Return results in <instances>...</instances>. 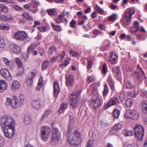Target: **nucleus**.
<instances>
[{
    "mask_svg": "<svg viewBox=\"0 0 147 147\" xmlns=\"http://www.w3.org/2000/svg\"><path fill=\"white\" fill-rule=\"evenodd\" d=\"M0 124L5 136L6 138H10L15 134V121L10 116L5 115L0 119Z\"/></svg>",
    "mask_w": 147,
    "mask_h": 147,
    "instance_id": "f257e3e1",
    "label": "nucleus"
},
{
    "mask_svg": "<svg viewBox=\"0 0 147 147\" xmlns=\"http://www.w3.org/2000/svg\"><path fill=\"white\" fill-rule=\"evenodd\" d=\"M74 118L70 116L68 129L66 133V137L69 143L72 145H78L80 143L82 136L80 132L77 130H74Z\"/></svg>",
    "mask_w": 147,
    "mask_h": 147,
    "instance_id": "f03ea898",
    "label": "nucleus"
},
{
    "mask_svg": "<svg viewBox=\"0 0 147 147\" xmlns=\"http://www.w3.org/2000/svg\"><path fill=\"white\" fill-rule=\"evenodd\" d=\"M81 92L80 90H79L74 92L70 96L71 106L72 107L76 108L78 107Z\"/></svg>",
    "mask_w": 147,
    "mask_h": 147,
    "instance_id": "7ed1b4c3",
    "label": "nucleus"
},
{
    "mask_svg": "<svg viewBox=\"0 0 147 147\" xmlns=\"http://www.w3.org/2000/svg\"><path fill=\"white\" fill-rule=\"evenodd\" d=\"M134 130L136 139L138 140H142L144 134V130L143 127L140 125H136L134 127Z\"/></svg>",
    "mask_w": 147,
    "mask_h": 147,
    "instance_id": "20e7f679",
    "label": "nucleus"
},
{
    "mask_svg": "<svg viewBox=\"0 0 147 147\" xmlns=\"http://www.w3.org/2000/svg\"><path fill=\"white\" fill-rule=\"evenodd\" d=\"M40 136L44 141H46L50 134V129L46 125H43L40 128Z\"/></svg>",
    "mask_w": 147,
    "mask_h": 147,
    "instance_id": "39448f33",
    "label": "nucleus"
},
{
    "mask_svg": "<svg viewBox=\"0 0 147 147\" xmlns=\"http://www.w3.org/2000/svg\"><path fill=\"white\" fill-rule=\"evenodd\" d=\"M19 102L18 98L15 96H13L11 98L7 97L5 105L6 106L11 105L12 108H16L18 107Z\"/></svg>",
    "mask_w": 147,
    "mask_h": 147,
    "instance_id": "423d86ee",
    "label": "nucleus"
},
{
    "mask_svg": "<svg viewBox=\"0 0 147 147\" xmlns=\"http://www.w3.org/2000/svg\"><path fill=\"white\" fill-rule=\"evenodd\" d=\"M60 139V134L56 128H53L51 137V144L52 145L57 144Z\"/></svg>",
    "mask_w": 147,
    "mask_h": 147,
    "instance_id": "0eeeda50",
    "label": "nucleus"
},
{
    "mask_svg": "<svg viewBox=\"0 0 147 147\" xmlns=\"http://www.w3.org/2000/svg\"><path fill=\"white\" fill-rule=\"evenodd\" d=\"M135 13V11L134 9H131L125 13L123 20V23L125 24L129 25L130 23L132 16Z\"/></svg>",
    "mask_w": 147,
    "mask_h": 147,
    "instance_id": "6e6552de",
    "label": "nucleus"
},
{
    "mask_svg": "<svg viewBox=\"0 0 147 147\" xmlns=\"http://www.w3.org/2000/svg\"><path fill=\"white\" fill-rule=\"evenodd\" d=\"M125 117L126 118H130L134 120H137L139 118V114L134 110L130 111H127L126 112Z\"/></svg>",
    "mask_w": 147,
    "mask_h": 147,
    "instance_id": "1a4fd4ad",
    "label": "nucleus"
},
{
    "mask_svg": "<svg viewBox=\"0 0 147 147\" xmlns=\"http://www.w3.org/2000/svg\"><path fill=\"white\" fill-rule=\"evenodd\" d=\"M27 34L24 32L21 31L17 32L14 35L15 38L17 40L21 41L26 39Z\"/></svg>",
    "mask_w": 147,
    "mask_h": 147,
    "instance_id": "9d476101",
    "label": "nucleus"
},
{
    "mask_svg": "<svg viewBox=\"0 0 147 147\" xmlns=\"http://www.w3.org/2000/svg\"><path fill=\"white\" fill-rule=\"evenodd\" d=\"M119 102L118 98H111L108 101L107 104L105 105L104 107L105 109H107L110 106L115 105Z\"/></svg>",
    "mask_w": 147,
    "mask_h": 147,
    "instance_id": "9b49d317",
    "label": "nucleus"
},
{
    "mask_svg": "<svg viewBox=\"0 0 147 147\" xmlns=\"http://www.w3.org/2000/svg\"><path fill=\"white\" fill-rule=\"evenodd\" d=\"M35 75V72H32L28 75L26 79V83L28 87L31 86L32 84L33 79L34 78Z\"/></svg>",
    "mask_w": 147,
    "mask_h": 147,
    "instance_id": "f8f14e48",
    "label": "nucleus"
},
{
    "mask_svg": "<svg viewBox=\"0 0 147 147\" xmlns=\"http://www.w3.org/2000/svg\"><path fill=\"white\" fill-rule=\"evenodd\" d=\"M66 84L67 86H72L74 83V78L71 75H69V73H67L66 75Z\"/></svg>",
    "mask_w": 147,
    "mask_h": 147,
    "instance_id": "ddd939ff",
    "label": "nucleus"
},
{
    "mask_svg": "<svg viewBox=\"0 0 147 147\" xmlns=\"http://www.w3.org/2000/svg\"><path fill=\"white\" fill-rule=\"evenodd\" d=\"M122 125L120 123H118L115 125L110 131V134L111 135H114L122 128Z\"/></svg>",
    "mask_w": 147,
    "mask_h": 147,
    "instance_id": "4468645a",
    "label": "nucleus"
},
{
    "mask_svg": "<svg viewBox=\"0 0 147 147\" xmlns=\"http://www.w3.org/2000/svg\"><path fill=\"white\" fill-rule=\"evenodd\" d=\"M40 100L37 99L33 100L32 103V108L35 109H38L41 107Z\"/></svg>",
    "mask_w": 147,
    "mask_h": 147,
    "instance_id": "2eb2a0df",
    "label": "nucleus"
},
{
    "mask_svg": "<svg viewBox=\"0 0 147 147\" xmlns=\"http://www.w3.org/2000/svg\"><path fill=\"white\" fill-rule=\"evenodd\" d=\"M60 90L59 84L57 82H55L54 84V94L55 97L57 96Z\"/></svg>",
    "mask_w": 147,
    "mask_h": 147,
    "instance_id": "dca6fc26",
    "label": "nucleus"
},
{
    "mask_svg": "<svg viewBox=\"0 0 147 147\" xmlns=\"http://www.w3.org/2000/svg\"><path fill=\"white\" fill-rule=\"evenodd\" d=\"M34 48V47L33 45H31L27 49V53L28 54H30L32 55H36L37 54V52L33 49Z\"/></svg>",
    "mask_w": 147,
    "mask_h": 147,
    "instance_id": "f3484780",
    "label": "nucleus"
},
{
    "mask_svg": "<svg viewBox=\"0 0 147 147\" xmlns=\"http://www.w3.org/2000/svg\"><path fill=\"white\" fill-rule=\"evenodd\" d=\"M20 87V83L17 81H13L11 86V89L12 90H16L19 89Z\"/></svg>",
    "mask_w": 147,
    "mask_h": 147,
    "instance_id": "a211bd4d",
    "label": "nucleus"
},
{
    "mask_svg": "<svg viewBox=\"0 0 147 147\" xmlns=\"http://www.w3.org/2000/svg\"><path fill=\"white\" fill-rule=\"evenodd\" d=\"M7 84L3 80H0V91H4L7 89Z\"/></svg>",
    "mask_w": 147,
    "mask_h": 147,
    "instance_id": "6ab92c4d",
    "label": "nucleus"
},
{
    "mask_svg": "<svg viewBox=\"0 0 147 147\" xmlns=\"http://www.w3.org/2000/svg\"><path fill=\"white\" fill-rule=\"evenodd\" d=\"M65 9H64L62 13L58 16V17H56L55 18V21L57 23H60L62 22L63 18L64 17V13L65 12Z\"/></svg>",
    "mask_w": 147,
    "mask_h": 147,
    "instance_id": "aec40b11",
    "label": "nucleus"
},
{
    "mask_svg": "<svg viewBox=\"0 0 147 147\" xmlns=\"http://www.w3.org/2000/svg\"><path fill=\"white\" fill-rule=\"evenodd\" d=\"M11 48L12 50L14 53L16 54H18L20 52V48L16 45H12L11 46Z\"/></svg>",
    "mask_w": 147,
    "mask_h": 147,
    "instance_id": "412c9836",
    "label": "nucleus"
},
{
    "mask_svg": "<svg viewBox=\"0 0 147 147\" xmlns=\"http://www.w3.org/2000/svg\"><path fill=\"white\" fill-rule=\"evenodd\" d=\"M122 134L125 136H131L134 135L132 131L128 129H124L122 131Z\"/></svg>",
    "mask_w": 147,
    "mask_h": 147,
    "instance_id": "4be33fe9",
    "label": "nucleus"
},
{
    "mask_svg": "<svg viewBox=\"0 0 147 147\" xmlns=\"http://www.w3.org/2000/svg\"><path fill=\"white\" fill-rule=\"evenodd\" d=\"M91 103L93 108L94 109H96L98 107L101 103L100 100H97L95 101H91Z\"/></svg>",
    "mask_w": 147,
    "mask_h": 147,
    "instance_id": "5701e85b",
    "label": "nucleus"
},
{
    "mask_svg": "<svg viewBox=\"0 0 147 147\" xmlns=\"http://www.w3.org/2000/svg\"><path fill=\"white\" fill-rule=\"evenodd\" d=\"M117 56H111L109 59L108 60L110 61L112 63L115 64L117 61Z\"/></svg>",
    "mask_w": 147,
    "mask_h": 147,
    "instance_id": "b1692460",
    "label": "nucleus"
},
{
    "mask_svg": "<svg viewBox=\"0 0 147 147\" xmlns=\"http://www.w3.org/2000/svg\"><path fill=\"white\" fill-rule=\"evenodd\" d=\"M67 103H63L59 109V112L60 113H63L67 108Z\"/></svg>",
    "mask_w": 147,
    "mask_h": 147,
    "instance_id": "393cba45",
    "label": "nucleus"
},
{
    "mask_svg": "<svg viewBox=\"0 0 147 147\" xmlns=\"http://www.w3.org/2000/svg\"><path fill=\"white\" fill-rule=\"evenodd\" d=\"M3 60L5 62L6 65L9 66V67L11 68L13 67V63L11 61L8 60L5 58H3Z\"/></svg>",
    "mask_w": 147,
    "mask_h": 147,
    "instance_id": "a878e982",
    "label": "nucleus"
},
{
    "mask_svg": "<svg viewBox=\"0 0 147 147\" xmlns=\"http://www.w3.org/2000/svg\"><path fill=\"white\" fill-rule=\"evenodd\" d=\"M113 73L116 74L117 75H120L121 71L119 67H113L112 69Z\"/></svg>",
    "mask_w": 147,
    "mask_h": 147,
    "instance_id": "bb28decb",
    "label": "nucleus"
},
{
    "mask_svg": "<svg viewBox=\"0 0 147 147\" xmlns=\"http://www.w3.org/2000/svg\"><path fill=\"white\" fill-rule=\"evenodd\" d=\"M142 109L144 113L147 114V101H144L142 103Z\"/></svg>",
    "mask_w": 147,
    "mask_h": 147,
    "instance_id": "cd10ccee",
    "label": "nucleus"
},
{
    "mask_svg": "<svg viewBox=\"0 0 147 147\" xmlns=\"http://www.w3.org/2000/svg\"><path fill=\"white\" fill-rule=\"evenodd\" d=\"M48 14L50 16L57 14V12L54 9H48L47 10Z\"/></svg>",
    "mask_w": 147,
    "mask_h": 147,
    "instance_id": "c85d7f7f",
    "label": "nucleus"
},
{
    "mask_svg": "<svg viewBox=\"0 0 147 147\" xmlns=\"http://www.w3.org/2000/svg\"><path fill=\"white\" fill-rule=\"evenodd\" d=\"M51 111L50 110H48L46 111L43 114L42 117L41 118V120L43 121L51 113Z\"/></svg>",
    "mask_w": 147,
    "mask_h": 147,
    "instance_id": "c756f323",
    "label": "nucleus"
},
{
    "mask_svg": "<svg viewBox=\"0 0 147 147\" xmlns=\"http://www.w3.org/2000/svg\"><path fill=\"white\" fill-rule=\"evenodd\" d=\"M107 82H108L111 88V89L112 90H114V83L113 82L112 79L110 77H108V79L107 80Z\"/></svg>",
    "mask_w": 147,
    "mask_h": 147,
    "instance_id": "7c9ffc66",
    "label": "nucleus"
},
{
    "mask_svg": "<svg viewBox=\"0 0 147 147\" xmlns=\"http://www.w3.org/2000/svg\"><path fill=\"white\" fill-rule=\"evenodd\" d=\"M49 64V61L48 60H46L43 61L41 66V69L42 70L46 69L48 66Z\"/></svg>",
    "mask_w": 147,
    "mask_h": 147,
    "instance_id": "2f4dec72",
    "label": "nucleus"
},
{
    "mask_svg": "<svg viewBox=\"0 0 147 147\" xmlns=\"http://www.w3.org/2000/svg\"><path fill=\"white\" fill-rule=\"evenodd\" d=\"M3 20L6 22H9L11 21L12 19V16L10 15L7 16L3 15Z\"/></svg>",
    "mask_w": 147,
    "mask_h": 147,
    "instance_id": "473e14b6",
    "label": "nucleus"
},
{
    "mask_svg": "<svg viewBox=\"0 0 147 147\" xmlns=\"http://www.w3.org/2000/svg\"><path fill=\"white\" fill-rule=\"evenodd\" d=\"M109 89L107 84H105L104 86V89L103 92L104 96H106L109 92Z\"/></svg>",
    "mask_w": 147,
    "mask_h": 147,
    "instance_id": "72a5a7b5",
    "label": "nucleus"
},
{
    "mask_svg": "<svg viewBox=\"0 0 147 147\" xmlns=\"http://www.w3.org/2000/svg\"><path fill=\"white\" fill-rule=\"evenodd\" d=\"M43 83V80L42 78H41L39 80L38 82L37 85V86L36 88V89L37 90H39L41 88L42 86Z\"/></svg>",
    "mask_w": 147,
    "mask_h": 147,
    "instance_id": "f704fd0d",
    "label": "nucleus"
},
{
    "mask_svg": "<svg viewBox=\"0 0 147 147\" xmlns=\"http://www.w3.org/2000/svg\"><path fill=\"white\" fill-rule=\"evenodd\" d=\"M57 48L54 46H52L49 47L48 51V53L50 55H52L53 53L56 51Z\"/></svg>",
    "mask_w": 147,
    "mask_h": 147,
    "instance_id": "c9c22d12",
    "label": "nucleus"
},
{
    "mask_svg": "<svg viewBox=\"0 0 147 147\" xmlns=\"http://www.w3.org/2000/svg\"><path fill=\"white\" fill-rule=\"evenodd\" d=\"M9 28V26L8 24L5 25L2 24L0 25V29L3 30H7Z\"/></svg>",
    "mask_w": 147,
    "mask_h": 147,
    "instance_id": "e433bc0d",
    "label": "nucleus"
},
{
    "mask_svg": "<svg viewBox=\"0 0 147 147\" xmlns=\"http://www.w3.org/2000/svg\"><path fill=\"white\" fill-rule=\"evenodd\" d=\"M133 100L131 98H128L126 100L125 103L127 107L131 106L133 103Z\"/></svg>",
    "mask_w": 147,
    "mask_h": 147,
    "instance_id": "4c0bfd02",
    "label": "nucleus"
},
{
    "mask_svg": "<svg viewBox=\"0 0 147 147\" xmlns=\"http://www.w3.org/2000/svg\"><path fill=\"white\" fill-rule=\"evenodd\" d=\"M31 121L30 117L28 115H26L24 119V122L26 124L29 123Z\"/></svg>",
    "mask_w": 147,
    "mask_h": 147,
    "instance_id": "58836bf2",
    "label": "nucleus"
},
{
    "mask_svg": "<svg viewBox=\"0 0 147 147\" xmlns=\"http://www.w3.org/2000/svg\"><path fill=\"white\" fill-rule=\"evenodd\" d=\"M15 61L18 67L20 68H22V63L20 60L19 58H16L15 59Z\"/></svg>",
    "mask_w": 147,
    "mask_h": 147,
    "instance_id": "ea45409f",
    "label": "nucleus"
},
{
    "mask_svg": "<svg viewBox=\"0 0 147 147\" xmlns=\"http://www.w3.org/2000/svg\"><path fill=\"white\" fill-rule=\"evenodd\" d=\"M69 58H67L65 61L64 63L60 65V67H66L69 63Z\"/></svg>",
    "mask_w": 147,
    "mask_h": 147,
    "instance_id": "a19ab883",
    "label": "nucleus"
},
{
    "mask_svg": "<svg viewBox=\"0 0 147 147\" xmlns=\"http://www.w3.org/2000/svg\"><path fill=\"white\" fill-rule=\"evenodd\" d=\"M9 71L6 68H3L1 69L0 71L1 74L3 77H4L5 76V74H7V72H8Z\"/></svg>",
    "mask_w": 147,
    "mask_h": 147,
    "instance_id": "79ce46f5",
    "label": "nucleus"
},
{
    "mask_svg": "<svg viewBox=\"0 0 147 147\" xmlns=\"http://www.w3.org/2000/svg\"><path fill=\"white\" fill-rule=\"evenodd\" d=\"M113 115L115 118H117L119 116L120 111L116 109H114L113 111Z\"/></svg>",
    "mask_w": 147,
    "mask_h": 147,
    "instance_id": "37998d69",
    "label": "nucleus"
},
{
    "mask_svg": "<svg viewBox=\"0 0 147 147\" xmlns=\"http://www.w3.org/2000/svg\"><path fill=\"white\" fill-rule=\"evenodd\" d=\"M5 46L4 39L0 36V48H3Z\"/></svg>",
    "mask_w": 147,
    "mask_h": 147,
    "instance_id": "c03bdc74",
    "label": "nucleus"
},
{
    "mask_svg": "<svg viewBox=\"0 0 147 147\" xmlns=\"http://www.w3.org/2000/svg\"><path fill=\"white\" fill-rule=\"evenodd\" d=\"M22 16L28 20H32V17L27 13H24L22 15Z\"/></svg>",
    "mask_w": 147,
    "mask_h": 147,
    "instance_id": "a18cd8bd",
    "label": "nucleus"
},
{
    "mask_svg": "<svg viewBox=\"0 0 147 147\" xmlns=\"http://www.w3.org/2000/svg\"><path fill=\"white\" fill-rule=\"evenodd\" d=\"M124 86L125 88L129 89L132 88L134 86L133 85H131L129 81L126 82Z\"/></svg>",
    "mask_w": 147,
    "mask_h": 147,
    "instance_id": "49530a36",
    "label": "nucleus"
},
{
    "mask_svg": "<svg viewBox=\"0 0 147 147\" xmlns=\"http://www.w3.org/2000/svg\"><path fill=\"white\" fill-rule=\"evenodd\" d=\"M5 76H4V78L7 80H11L12 78V76H11L9 71L7 72Z\"/></svg>",
    "mask_w": 147,
    "mask_h": 147,
    "instance_id": "de8ad7c7",
    "label": "nucleus"
},
{
    "mask_svg": "<svg viewBox=\"0 0 147 147\" xmlns=\"http://www.w3.org/2000/svg\"><path fill=\"white\" fill-rule=\"evenodd\" d=\"M95 9L100 14L104 12V11L102 9H101L98 5H96L95 7Z\"/></svg>",
    "mask_w": 147,
    "mask_h": 147,
    "instance_id": "09e8293b",
    "label": "nucleus"
},
{
    "mask_svg": "<svg viewBox=\"0 0 147 147\" xmlns=\"http://www.w3.org/2000/svg\"><path fill=\"white\" fill-rule=\"evenodd\" d=\"M91 91L92 92H96L97 91V88L95 84H93L90 86Z\"/></svg>",
    "mask_w": 147,
    "mask_h": 147,
    "instance_id": "8fccbe9b",
    "label": "nucleus"
},
{
    "mask_svg": "<svg viewBox=\"0 0 147 147\" xmlns=\"http://www.w3.org/2000/svg\"><path fill=\"white\" fill-rule=\"evenodd\" d=\"M139 27L134 26L130 28V31L131 32H136L138 30Z\"/></svg>",
    "mask_w": 147,
    "mask_h": 147,
    "instance_id": "3c124183",
    "label": "nucleus"
},
{
    "mask_svg": "<svg viewBox=\"0 0 147 147\" xmlns=\"http://www.w3.org/2000/svg\"><path fill=\"white\" fill-rule=\"evenodd\" d=\"M97 100H100L97 94H95L93 96L91 101H95Z\"/></svg>",
    "mask_w": 147,
    "mask_h": 147,
    "instance_id": "603ef678",
    "label": "nucleus"
},
{
    "mask_svg": "<svg viewBox=\"0 0 147 147\" xmlns=\"http://www.w3.org/2000/svg\"><path fill=\"white\" fill-rule=\"evenodd\" d=\"M69 54L71 55H78L79 53L77 52L74 51L72 49H70L69 50Z\"/></svg>",
    "mask_w": 147,
    "mask_h": 147,
    "instance_id": "864d4df0",
    "label": "nucleus"
},
{
    "mask_svg": "<svg viewBox=\"0 0 147 147\" xmlns=\"http://www.w3.org/2000/svg\"><path fill=\"white\" fill-rule=\"evenodd\" d=\"M52 26L54 29L56 31H59L61 29V28L58 26H55L53 24H52Z\"/></svg>",
    "mask_w": 147,
    "mask_h": 147,
    "instance_id": "5fc2aeb1",
    "label": "nucleus"
},
{
    "mask_svg": "<svg viewBox=\"0 0 147 147\" xmlns=\"http://www.w3.org/2000/svg\"><path fill=\"white\" fill-rule=\"evenodd\" d=\"M116 14H113L109 18L108 20H115L116 19Z\"/></svg>",
    "mask_w": 147,
    "mask_h": 147,
    "instance_id": "6e6d98bb",
    "label": "nucleus"
},
{
    "mask_svg": "<svg viewBox=\"0 0 147 147\" xmlns=\"http://www.w3.org/2000/svg\"><path fill=\"white\" fill-rule=\"evenodd\" d=\"M92 61L91 59H90L88 61L87 68L88 69H90L92 66Z\"/></svg>",
    "mask_w": 147,
    "mask_h": 147,
    "instance_id": "4d7b16f0",
    "label": "nucleus"
},
{
    "mask_svg": "<svg viewBox=\"0 0 147 147\" xmlns=\"http://www.w3.org/2000/svg\"><path fill=\"white\" fill-rule=\"evenodd\" d=\"M92 141L90 140H88L87 142V145L86 147H92Z\"/></svg>",
    "mask_w": 147,
    "mask_h": 147,
    "instance_id": "13d9d810",
    "label": "nucleus"
},
{
    "mask_svg": "<svg viewBox=\"0 0 147 147\" xmlns=\"http://www.w3.org/2000/svg\"><path fill=\"white\" fill-rule=\"evenodd\" d=\"M76 21H75L73 19L70 22V24L71 27L72 28H74L75 27Z\"/></svg>",
    "mask_w": 147,
    "mask_h": 147,
    "instance_id": "bf43d9fd",
    "label": "nucleus"
},
{
    "mask_svg": "<svg viewBox=\"0 0 147 147\" xmlns=\"http://www.w3.org/2000/svg\"><path fill=\"white\" fill-rule=\"evenodd\" d=\"M38 29L40 31L43 32L47 30V28L45 27H39Z\"/></svg>",
    "mask_w": 147,
    "mask_h": 147,
    "instance_id": "052dcab7",
    "label": "nucleus"
},
{
    "mask_svg": "<svg viewBox=\"0 0 147 147\" xmlns=\"http://www.w3.org/2000/svg\"><path fill=\"white\" fill-rule=\"evenodd\" d=\"M107 67L106 64H104L102 66V72L105 74L107 72Z\"/></svg>",
    "mask_w": 147,
    "mask_h": 147,
    "instance_id": "680f3d73",
    "label": "nucleus"
},
{
    "mask_svg": "<svg viewBox=\"0 0 147 147\" xmlns=\"http://www.w3.org/2000/svg\"><path fill=\"white\" fill-rule=\"evenodd\" d=\"M128 95L131 97H135L137 95V93L135 92H131L128 93Z\"/></svg>",
    "mask_w": 147,
    "mask_h": 147,
    "instance_id": "e2e57ef3",
    "label": "nucleus"
},
{
    "mask_svg": "<svg viewBox=\"0 0 147 147\" xmlns=\"http://www.w3.org/2000/svg\"><path fill=\"white\" fill-rule=\"evenodd\" d=\"M20 102L23 103L24 99V96L23 94H21L20 96Z\"/></svg>",
    "mask_w": 147,
    "mask_h": 147,
    "instance_id": "0e129e2a",
    "label": "nucleus"
},
{
    "mask_svg": "<svg viewBox=\"0 0 147 147\" xmlns=\"http://www.w3.org/2000/svg\"><path fill=\"white\" fill-rule=\"evenodd\" d=\"M119 98L120 100L122 101H123L125 99V96L124 94L123 93L120 94L119 95Z\"/></svg>",
    "mask_w": 147,
    "mask_h": 147,
    "instance_id": "69168bd1",
    "label": "nucleus"
},
{
    "mask_svg": "<svg viewBox=\"0 0 147 147\" xmlns=\"http://www.w3.org/2000/svg\"><path fill=\"white\" fill-rule=\"evenodd\" d=\"M94 81L93 77L92 76H90L89 77L87 82L88 83L93 82Z\"/></svg>",
    "mask_w": 147,
    "mask_h": 147,
    "instance_id": "338daca9",
    "label": "nucleus"
},
{
    "mask_svg": "<svg viewBox=\"0 0 147 147\" xmlns=\"http://www.w3.org/2000/svg\"><path fill=\"white\" fill-rule=\"evenodd\" d=\"M127 147H138V146L136 143H133L131 144L128 145Z\"/></svg>",
    "mask_w": 147,
    "mask_h": 147,
    "instance_id": "774afa93",
    "label": "nucleus"
}]
</instances>
